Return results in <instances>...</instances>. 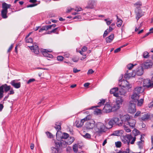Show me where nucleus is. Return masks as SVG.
Instances as JSON below:
<instances>
[{
	"instance_id": "obj_29",
	"label": "nucleus",
	"mask_w": 153,
	"mask_h": 153,
	"mask_svg": "<svg viewBox=\"0 0 153 153\" xmlns=\"http://www.w3.org/2000/svg\"><path fill=\"white\" fill-rule=\"evenodd\" d=\"M60 28L59 27L55 28L54 29L50 31H48L47 32V34H50L52 33H56V34H58V33L57 32L59 31V30H60Z\"/></svg>"
},
{
	"instance_id": "obj_47",
	"label": "nucleus",
	"mask_w": 153,
	"mask_h": 153,
	"mask_svg": "<svg viewBox=\"0 0 153 153\" xmlns=\"http://www.w3.org/2000/svg\"><path fill=\"white\" fill-rule=\"evenodd\" d=\"M115 144L116 147L120 148L121 146L122 143L120 141H117L115 143Z\"/></svg>"
},
{
	"instance_id": "obj_2",
	"label": "nucleus",
	"mask_w": 153,
	"mask_h": 153,
	"mask_svg": "<svg viewBox=\"0 0 153 153\" xmlns=\"http://www.w3.org/2000/svg\"><path fill=\"white\" fill-rule=\"evenodd\" d=\"M95 131L96 133L101 134L105 133L106 131L107 128L103 123L101 122L97 123L96 124Z\"/></svg>"
},
{
	"instance_id": "obj_52",
	"label": "nucleus",
	"mask_w": 153,
	"mask_h": 153,
	"mask_svg": "<svg viewBox=\"0 0 153 153\" xmlns=\"http://www.w3.org/2000/svg\"><path fill=\"white\" fill-rule=\"evenodd\" d=\"M142 5V3L140 2H137L134 4V5L135 6H137V7H140Z\"/></svg>"
},
{
	"instance_id": "obj_33",
	"label": "nucleus",
	"mask_w": 153,
	"mask_h": 153,
	"mask_svg": "<svg viewBox=\"0 0 153 153\" xmlns=\"http://www.w3.org/2000/svg\"><path fill=\"white\" fill-rule=\"evenodd\" d=\"M117 22L116 23L118 27H120L122 24L123 21L120 19L119 18L117 15L116 16Z\"/></svg>"
},
{
	"instance_id": "obj_57",
	"label": "nucleus",
	"mask_w": 153,
	"mask_h": 153,
	"mask_svg": "<svg viewBox=\"0 0 153 153\" xmlns=\"http://www.w3.org/2000/svg\"><path fill=\"white\" fill-rule=\"evenodd\" d=\"M94 72V71L92 69H90L88 70L87 74L88 75L91 74Z\"/></svg>"
},
{
	"instance_id": "obj_51",
	"label": "nucleus",
	"mask_w": 153,
	"mask_h": 153,
	"mask_svg": "<svg viewBox=\"0 0 153 153\" xmlns=\"http://www.w3.org/2000/svg\"><path fill=\"white\" fill-rule=\"evenodd\" d=\"M128 141L130 142V141L133 138L131 134H128L126 135Z\"/></svg>"
},
{
	"instance_id": "obj_53",
	"label": "nucleus",
	"mask_w": 153,
	"mask_h": 153,
	"mask_svg": "<svg viewBox=\"0 0 153 153\" xmlns=\"http://www.w3.org/2000/svg\"><path fill=\"white\" fill-rule=\"evenodd\" d=\"M79 58L76 57H73L72 59V60L74 62H77L79 61Z\"/></svg>"
},
{
	"instance_id": "obj_11",
	"label": "nucleus",
	"mask_w": 153,
	"mask_h": 153,
	"mask_svg": "<svg viewBox=\"0 0 153 153\" xmlns=\"http://www.w3.org/2000/svg\"><path fill=\"white\" fill-rule=\"evenodd\" d=\"M102 111L106 113L112 111V106L110 104H105L102 109Z\"/></svg>"
},
{
	"instance_id": "obj_59",
	"label": "nucleus",
	"mask_w": 153,
	"mask_h": 153,
	"mask_svg": "<svg viewBox=\"0 0 153 153\" xmlns=\"http://www.w3.org/2000/svg\"><path fill=\"white\" fill-rule=\"evenodd\" d=\"M10 90V92L8 94V95L13 94L14 93V90L12 88H11Z\"/></svg>"
},
{
	"instance_id": "obj_23",
	"label": "nucleus",
	"mask_w": 153,
	"mask_h": 153,
	"mask_svg": "<svg viewBox=\"0 0 153 153\" xmlns=\"http://www.w3.org/2000/svg\"><path fill=\"white\" fill-rule=\"evenodd\" d=\"M95 2L94 1L90 0L88 3V5L86 7L87 8L92 9L95 5Z\"/></svg>"
},
{
	"instance_id": "obj_21",
	"label": "nucleus",
	"mask_w": 153,
	"mask_h": 153,
	"mask_svg": "<svg viewBox=\"0 0 153 153\" xmlns=\"http://www.w3.org/2000/svg\"><path fill=\"white\" fill-rule=\"evenodd\" d=\"M136 122L135 120L131 118L130 120H128V125L130 127L133 128L135 127Z\"/></svg>"
},
{
	"instance_id": "obj_16",
	"label": "nucleus",
	"mask_w": 153,
	"mask_h": 153,
	"mask_svg": "<svg viewBox=\"0 0 153 153\" xmlns=\"http://www.w3.org/2000/svg\"><path fill=\"white\" fill-rule=\"evenodd\" d=\"M74 138L73 137H70V139L68 140V141L65 142L62 140V141L63 143H64V144H63V147H65V146H67V145H70L74 141Z\"/></svg>"
},
{
	"instance_id": "obj_37",
	"label": "nucleus",
	"mask_w": 153,
	"mask_h": 153,
	"mask_svg": "<svg viewBox=\"0 0 153 153\" xmlns=\"http://www.w3.org/2000/svg\"><path fill=\"white\" fill-rule=\"evenodd\" d=\"M75 124L76 126L78 128H79L82 126V123L80 121L76 120L75 122Z\"/></svg>"
},
{
	"instance_id": "obj_18",
	"label": "nucleus",
	"mask_w": 153,
	"mask_h": 153,
	"mask_svg": "<svg viewBox=\"0 0 153 153\" xmlns=\"http://www.w3.org/2000/svg\"><path fill=\"white\" fill-rule=\"evenodd\" d=\"M134 72H129V71H127L126 73L124 75V77L126 79H128L131 77H133L135 75L133 74Z\"/></svg>"
},
{
	"instance_id": "obj_13",
	"label": "nucleus",
	"mask_w": 153,
	"mask_h": 153,
	"mask_svg": "<svg viewBox=\"0 0 153 153\" xmlns=\"http://www.w3.org/2000/svg\"><path fill=\"white\" fill-rule=\"evenodd\" d=\"M17 80H12L10 82L11 85L15 88L18 89L21 87V83L20 82H17Z\"/></svg>"
},
{
	"instance_id": "obj_64",
	"label": "nucleus",
	"mask_w": 153,
	"mask_h": 153,
	"mask_svg": "<svg viewBox=\"0 0 153 153\" xmlns=\"http://www.w3.org/2000/svg\"><path fill=\"white\" fill-rule=\"evenodd\" d=\"M13 47V44H12L10 46V47L9 48L7 51L8 52H10L11 51Z\"/></svg>"
},
{
	"instance_id": "obj_7",
	"label": "nucleus",
	"mask_w": 153,
	"mask_h": 153,
	"mask_svg": "<svg viewBox=\"0 0 153 153\" xmlns=\"http://www.w3.org/2000/svg\"><path fill=\"white\" fill-rule=\"evenodd\" d=\"M41 52L45 57L51 59L53 58V57L52 54L48 53H51L52 52V51L50 49H49L48 50L47 49H43L41 50Z\"/></svg>"
},
{
	"instance_id": "obj_58",
	"label": "nucleus",
	"mask_w": 153,
	"mask_h": 153,
	"mask_svg": "<svg viewBox=\"0 0 153 153\" xmlns=\"http://www.w3.org/2000/svg\"><path fill=\"white\" fill-rule=\"evenodd\" d=\"M35 81V79L33 78H32L29 79L27 82V84H29L31 82H33Z\"/></svg>"
},
{
	"instance_id": "obj_56",
	"label": "nucleus",
	"mask_w": 153,
	"mask_h": 153,
	"mask_svg": "<svg viewBox=\"0 0 153 153\" xmlns=\"http://www.w3.org/2000/svg\"><path fill=\"white\" fill-rule=\"evenodd\" d=\"M38 4H33L29 5H27V7H33L35 6H36Z\"/></svg>"
},
{
	"instance_id": "obj_38",
	"label": "nucleus",
	"mask_w": 153,
	"mask_h": 153,
	"mask_svg": "<svg viewBox=\"0 0 153 153\" xmlns=\"http://www.w3.org/2000/svg\"><path fill=\"white\" fill-rule=\"evenodd\" d=\"M118 90V88H114L111 89L110 91V93L111 94H114Z\"/></svg>"
},
{
	"instance_id": "obj_60",
	"label": "nucleus",
	"mask_w": 153,
	"mask_h": 153,
	"mask_svg": "<svg viewBox=\"0 0 153 153\" xmlns=\"http://www.w3.org/2000/svg\"><path fill=\"white\" fill-rule=\"evenodd\" d=\"M66 150L67 152L69 153L72 151L71 147L70 146H68L66 148Z\"/></svg>"
},
{
	"instance_id": "obj_45",
	"label": "nucleus",
	"mask_w": 153,
	"mask_h": 153,
	"mask_svg": "<svg viewBox=\"0 0 153 153\" xmlns=\"http://www.w3.org/2000/svg\"><path fill=\"white\" fill-rule=\"evenodd\" d=\"M105 102V100L104 99H102V100H101L98 103V104L99 105L98 106H99V107H100V106H101L102 105H103Z\"/></svg>"
},
{
	"instance_id": "obj_4",
	"label": "nucleus",
	"mask_w": 153,
	"mask_h": 153,
	"mask_svg": "<svg viewBox=\"0 0 153 153\" xmlns=\"http://www.w3.org/2000/svg\"><path fill=\"white\" fill-rule=\"evenodd\" d=\"M123 102V99L122 97H119L117 98L116 99L115 103L112 106V111H116L119 109Z\"/></svg>"
},
{
	"instance_id": "obj_9",
	"label": "nucleus",
	"mask_w": 153,
	"mask_h": 153,
	"mask_svg": "<svg viewBox=\"0 0 153 153\" xmlns=\"http://www.w3.org/2000/svg\"><path fill=\"white\" fill-rule=\"evenodd\" d=\"M151 80L149 79H144L143 80V86L144 89L149 88L153 87V85H152V83Z\"/></svg>"
},
{
	"instance_id": "obj_31",
	"label": "nucleus",
	"mask_w": 153,
	"mask_h": 153,
	"mask_svg": "<svg viewBox=\"0 0 153 153\" xmlns=\"http://www.w3.org/2000/svg\"><path fill=\"white\" fill-rule=\"evenodd\" d=\"M7 10H2L1 11V16L3 18L6 19L7 17Z\"/></svg>"
},
{
	"instance_id": "obj_46",
	"label": "nucleus",
	"mask_w": 153,
	"mask_h": 153,
	"mask_svg": "<svg viewBox=\"0 0 153 153\" xmlns=\"http://www.w3.org/2000/svg\"><path fill=\"white\" fill-rule=\"evenodd\" d=\"M7 4L5 2H4L2 4V7L3 10H7Z\"/></svg>"
},
{
	"instance_id": "obj_39",
	"label": "nucleus",
	"mask_w": 153,
	"mask_h": 153,
	"mask_svg": "<svg viewBox=\"0 0 153 153\" xmlns=\"http://www.w3.org/2000/svg\"><path fill=\"white\" fill-rule=\"evenodd\" d=\"M69 136V134L65 132L62 133V135L61 140L62 139H67Z\"/></svg>"
},
{
	"instance_id": "obj_22",
	"label": "nucleus",
	"mask_w": 153,
	"mask_h": 153,
	"mask_svg": "<svg viewBox=\"0 0 153 153\" xmlns=\"http://www.w3.org/2000/svg\"><path fill=\"white\" fill-rule=\"evenodd\" d=\"M112 119L113 120L114 124L119 126H122L121 120L120 121L118 117H113Z\"/></svg>"
},
{
	"instance_id": "obj_17",
	"label": "nucleus",
	"mask_w": 153,
	"mask_h": 153,
	"mask_svg": "<svg viewBox=\"0 0 153 153\" xmlns=\"http://www.w3.org/2000/svg\"><path fill=\"white\" fill-rule=\"evenodd\" d=\"M30 48L31 50H33V52L36 54H38L39 52V48L38 45H35L31 46Z\"/></svg>"
},
{
	"instance_id": "obj_8",
	"label": "nucleus",
	"mask_w": 153,
	"mask_h": 153,
	"mask_svg": "<svg viewBox=\"0 0 153 153\" xmlns=\"http://www.w3.org/2000/svg\"><path fill=\"white\" fill-rule=\"evenodd\" d=\"M122 125L123 124L124 125H128V120L131 119L130 117L128 114L122 116L120 117Z\"/></svg>"
},
{
	"instance_id": "obj_44",
	"label": "nucleus",
	"mask_w": 153,
	"mask_h": 153,
	"mask_svg": "<svg viewBox=\"0 0 153 153\" xmlns=\"http://www.w3.org/2000/svg\"><path fill=\"white\" fill-rule=\"evenodd\" d=\"M143 57L145 58H148L149 56V53L147 51H145L143 53Z\"/></svg>"
},
{
	"instance_id": "obj_32",
	"label": "nucleus",
	"mask_w": 153,
	"mask_h": 153,
	"mask_svg": "<svg viewBox=\"0 0 153 153\" xmlns=\"http://www.w3.org/2000/svg\"><path fill=\"white\" fill-rule=\"evenodd\" d=\"M122 141L124 143H127V145L129 147L130 144V142L128 141V138H127V137H126V136H124L123 137V138L122 139Z\"/></svg>"
},
{
	"instance_id": "obj_55",
	"label": "nucleus",
	"mask_w": 153,
	"mask_h": 153,
	"mask_svg": "<svg viewBox=\"0 0 153 153\" xmlns=\"http://www.w3.org/2000/svg\"><path fill=\"white\" fill-rule=\"evenodd\" d=\"M4 92V87H3V85H2L0 87V94H3Z\"/></svg>"
},
{
	"instance_id": "obj_34",
	"label": "nucleus",
	"mask_w": 153,
	"mask_h": 153,
	"mask_svg": "<svg viewBox=\"0 0 153 153\" xmlns=\"http://www.w3.org/2000/svg\"><path fill=\"white\" fill-rule=\"evenodd\" d=\"M150 115L148 113L145 114L141 117V119L143 121H144L149 118Z\"/></svg>"
},
{
	"instance_id": "obj_63",
	"label": "nucleus",
	"mask_w": 153,
	"mask_h": 153,
	"mask_svg": "<svg viewBox=\"0 0 153 153\" xmlns=\"http://www.w3.org/2000/svg\"><path fill=\"white\" fill-rule=\"evenodd\" d=\"M136 139V138L135 137H133V138H132V140L130 142V143L131 144H133L134 143Z\"/></svg>"
},
{
	"instance_id": "obj_24",
	"label": "nucleus",
	"mask_w": 153,
	"mask_h": 153,
	"mask_svg": "<svg viewBox=\"0 0 153 153\" xmlns=\"http://www.w3.org/2000/svg\"><path fill=\"white\" fill-rule=\"evenodd\" d=\"M52 27L51 25H47L42 26L41 28L39 30V32H41L43 30L47 31V30L51 29Z\"/></svg>"
},
{
	"instance_id": "obj_30",
	"label": "nucleus",
	"mask_w": 153,
	"mask_h": 153,
	"mask_svg": "<svg viewBox=\"0 0 153 153\" xmlns=\"http://www.w3.org/2000/svg\"><path fill=\"white\" fill-rule=\"evenodd\" d=\"M4 89V91L5 93L7 92L11 89V86L10 85H8L6 84L3 85Z\"/></svg>"
},
{
	"instance_id": "obj_6",
	"label": "nucleus",
	"mask_w": 153,
	"mask_h": 153,
	"mask_svg": "<svg viewBox=\"0 0 153 153\" xmlns=\"http://www.w3.org/2000/svg\"><path fill=\"white\" fill-rule=\"evenodd\" d=\"M136 16V19L137 20L144 15V12H142L141 8L139 7H137L135 10Z\"/></svg>"
},
{
	"instance_id": "obj_5",
	"label": "nucleus",
	"mask_w": 153,
	"mask_h": 153,
	"mask_svg": "<svg viewBox=\"0 0 153 153\" xmlns=\"http://www.w3.org/2000/svg\"><path fill=\"white\" fill-rule=\"evenodd\" d=\"M136 104L134 102L133 100L130 102L128 109V111L129 113L132 114L134 113L136 111L135 108Z\"/></svg>"
},
{
	"instance_id": "obj_41",
	"label": "nucleus",
	"mask_w": 153,
	"mask_h": 153,
	"mask_svg": "<svg viewBox=\"0 0 153 153\" xmlns=\"http://www.w3.org/2000/svg\"><path fill=\"white\" fill-rule=\"evenodd\" d=\"M73 149L75 153H77V152L78 149L77 145V144H75L73 145Z\"/></svg>"
},
{
	"instance_id": "obj_19",
	"label": "nucleus",
	"mask_w": 153,
	"mask_h": 153,
	"mask_svg": "<svg viewBox=\"0 0 153 153\" xmlns=\"http://www.w3.org/2000/svg\"><path fill=\"white\" fill-rule=\"evenodd\" d=\"M122 82H123L125 83V84L123 85L122 87L125 88L126 89L128 90L129 89V88H131L132 87V85L130 84L129 82H128L127 80L123 79L122 80Z\"/></svg>"
},
{
	"instance_id": "obj_43",
	"label": "nucleus",
	"mask_w": 153,
	"mask_h": 153,
	"mask_svg": "<svg viewBox=\"0 0 153 153\" xmlns=\"http://www.w3.org/2000/svg\"><path fill=\"white\" fill-rule=\"evenodd\" d=\"M25 41L27 43H32L33 42V40L31 38H25Z\"/></svg>"
},
{
	"instance_id": "obj_48",
	"label": "nucleus",
	"mask_w": 153,
	"mask_h": 153,
	"mask_svg": "<svg viewBox=\"0 0 153 153\" xmlns=\"http://www.w3.org/2000/svg\"><path fill=\"white\" fill-rule=\"evenodd\" d=\"M126 125H124V129L127 132H129L131 130L128 127L126 126Z\"/></svg>"
},
{
	"instance_id": "obj_15",
	"label": "nucleus",
	"mask_w": 153,
	"mask_h": 153,
	"mask_svg": "<svg viewBox=\"0 0 153 153\" xmlns=\"http://www.w3.org/2000/svg\"><path fill=\"white\" fill-rule=\"evenodd\" d=\"M99 107V106H92L90 108L86 109H94V114H96L97 115H99L101 113L102 110L100 109L97 108V107Z\"/></svg>"
},
{
	"instance_id": "obj_25",
	"label": "nucleus",
	"mask_w": 153,
	"mask_h": 153,
	"mask_svg": "<svg viewBox=\"0 0 153 153\" xmlns=\"http://www.w3.org/2000/svg\"><path fill=\"white\" fill-rule=\"evenodd\" d=\"M144 143V140L141 139V140L137 142V144L138 146V148L140 149H143Z\"/></svg>"
},
{
	"instance_id": "obj_12",
	"label": "nucleus",
	"mask_w": 153,
	"mask_h": 153,
	"mask_svg": "<svg viewBox=\"0 0 153 153\" xmlns=\"http://www.w3.org/2000/svg\"><path fill=\"white\" fill-rule=\"evenodd\" d=\"M135 75L138 76L142 75L144 72L143 68L142 66H140L137 68L136 70L133 71Z\"/></svg>"
},
{
	"instance_id": "obj_27",
	"label": "nucleus",
	"mask_w": 153,
	"mask_h": 153,
	"mask_svg": "<svg viewBox=\"0 0 153 153\" xmlns=\"http://www.w3.org/2000/svg\"><path fill=\"white\" fill-rule=\"evenodd\" d=\"M62 134V133L61 131L59 130H57L56 134V138L57 140V141H61L60 140Z\"/></svg>"
},
{
	"instance_id": "obj_20",
	"label": "nucleus",
	"mask_w": 153,
	"mask_h": 153,
	"mask_svg": "<svg viewBox=\"0 0 153 153\" xmlns=\"http://www.w3.org/2000/svg\"><path fill=\"white\" fill-rule=\"evenodd\" d=\"M114 124V123L111 119L108 123H105V126L107 129H109L112 127Z\"/></svg>"
},
{
	"instance_id": "obj_1",
	"label": "nucleus",
	"mask_w": 153,
	"mask_h": 153,
	"mask_svg": "<svg viewBox=\"0 0 153 153\" xmlns=\"http://www.w3.org/2000/svg\"><path fill=\"white\" fill-rule=\"evenodd\" d=\"M55 147L51 148L52 153H61L62 152V148L64 147L62 141H54Z\"/></svg>"
},
{
	"instance_id": "obj_40",
	"label": "nucleus",
	"mask_w": 153,
	"mask_h": 153,
	"mask_svg": "<svg viewBox=\"0 0 153 153\" xmlns=\"http://www.w3.org/2000/svg\"><path fill=\"white\" fill-rule=\"evenodd\" d=\"M46 134L47 136V137L49 138H53L54 136H53L52 134L49 132L47 131L46 132Z\"/></svg>"
},
{
	"instance_id": "obj_36",
	"label": "nucleus",
	"mask_w": 153,
	"mask_h": 153,
	"mask_svg": "<svg viewBox=\"0 0 153 153\" xmlns=\"http://www.w3.org/2000/svg\"><path fill=\"white\" fill-rule=\"evenodd\" d=\"M54 128H56V130H59L61 129V125L60 123H59L56 122L55 124Z\"/></svg>"
},
{
	"instance_id": "obj_10",
	"label": "nucleus",
	"mask_w": 153,
	"mask_h": 153,
	"mask_svg": "<svg viewBox=\"0 0 153 153\" xmlns=\"http://www.w3.org/2000/svg\"><path fill=\"white\" fill-rule=\"evenodd\" d=\"M95 123L94 120H91L86 122L85 126L87 129H92L95 126Z\"/></svg>"
},
{
	"instance_id": "obj_3",
	"label": "nucleus",
	"mask_w": 153,
	"mask_h": 153,
	"mask_svg": "<svg viewBox=\"0 0 153 153\" xmlns=\"http://www.w3.org/2000/svg\"><path fill=\"white\" fill-rule=\"evenodd\" d=\"M144 88L142 86L137 87L136 88L133 92V94L131 96L132 99H135L136 101H137L138 99L139 98V94L143 92Z\"/></svg>"
},
{
	"instance_id": "obj_28",
	"label": "nucleus",
	"mask_w": 153,
	"mask_h": 153,
	"mask_svg": "<svg viewBox=\"0 0 153 153\" xmlns=\"http://www.w3.org/2000/svg\"><path fill=\"white\" fill-rule=\"evenodd\" d=\"M138 99L137 101H136L135 99H132V100L134 101V102H137V105L138 106H141L143 104L144 100L143 99H141L140 100H139Z\"/></svg>"
},
{
	"instance_id": "obj_50",
	"label": "nucleus",
	"mask_w": 153,
	"mask_h": 153,
	"mask_svg": "<svg viewBox=\"0 0 153 153\" xmlns=\"http://www.w3.org/2000/svg\"><path fill=\"white\" fill-rule=\"evenodd\" d=\"M64 58V57L61 56H58L57 57V60L59 61H63Z\"/></svg>"
},
{
	"instance_id": "obj_61",
	"label": "nucleus",
	"mask_w": 153,
	"mask_h": 153,
	"mask_svg": "<svg viewBox=\"0 0 153 153\" xmlns=\"http://www.w3.org/2000/svg\"><path fill=\"white\" fill-rule=\"evenodd\" d=\"M140 111H137L135 114L134 115V117H137L140 115Z\"/></svg>"
},
{
	"instance_id": "obj_26",
	"label": "nucleus",
	"mask_w": 153,
	"mask_h": 153,
	"mask_svg": "<svg viewBox=\"0 0 153 153\" xmlns=\"http://www.w3.org/2000/svg\"><path fill=\"white\" fill-rule=\"evenodd\" d=\"M114 37V34H111V35L109 36L108 37L106 38V41L107 43H110L111 42Z\"/></svg>"
},
{
	"instance_id": "obj_35",
	"label": "nucleus",
	"mask_w": 153,
	"mask_h": 153,
	"mask_svg": "<svg viewBox=\"0 0 153 153\" xmlns=\"http://www.w3.org/2000/svg\"><path fill=\"white\" fill-rule=\"evenodd\" d=\"M132 133L134 135V137L140 135V131L136 128H134L132 131Z\"/></svg>"
},
{
	"instance_id": "obj_14",
	"label": "nucleus",
	"mask_w": 153,
	"mask_h": 153,
	"mask_svg": "<svg viewBox=\"0 0 153 153\" xmlns=\"http://www.w3.org/2000/svg\"><path fill=\"white\" fill-rule=\"evenodd\" d=\"M153 65L152 63L149 60L144 62L142 64L143 68L145 69H148L152 67Z\"/></svg>"
},
{
	"instance_id": "obj_49",
	"label": "nucleus",
	"mask_w": 153,
	"mask_h": 153,
	"mask_svg": "<svg viewBox=\"0 0 153 153\" xmlns=\"http://www.w3.org/2000/svg\"><path fill=\"white\" fill-rule=\"evenodd\" d=\"M82 136L86 138L90 139L91 138V135L88 133H86L85 135H83Z\"/></svg>"
},
{
	"instance_id": "obj_42",
	"label": "nucleus",
	"mask_w": 153,
	"mask_h": 153,
	"mask_svg": "<svg viewBox=\"0 0 153 153\" xmlns=\"http://www.w3.org/2000/svg\"><path fill=\"white\" fill-rule=\"evenodd\" d=\"M136 65H137V64H135L134 65L130 63V64H128L127 65V66L129 70H130L131 69L133 68L134 66Z\"/></svg>"
},
{
	"instance_id": "obj_62",
	"label": "nucleus",
	"mask_w": 153,
	"mask_h": 153,
	"mask_svg": "<svg viewBox=\"0 0 153 153\" xmlns=\"http://www.w3.org/2000/svg\"><path fill=\"white\" fill-rule=\"evenodd\" d=\"M70 54L68 53H65L64 54V56L65 57L68 58L70 56Z\"/></svg>"
},
{
	"instance_id": "obj_54",
	"label": "nucleus",
	"mask_w": 153,
	"mask_h": 153,
	"mask_svg": "<svg viewBox=\"0 0 153 153\" xmlns=\"http://www.w3.org/2000/svg\"><path fill=\"white\" fill-rule=\"evenodd\" d=\"M119 92L120 93V94L121 95H124L126 93V91L123 89H121L119 91Z\"/></svg>"
}]
</instances>
